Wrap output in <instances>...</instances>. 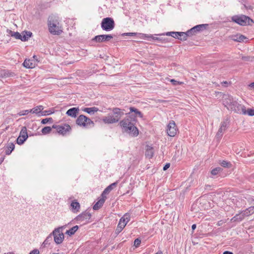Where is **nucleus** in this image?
Listing matches in <instances>:
<instances>
[{
  "label": "nucleus",
  "mask_w": 254,
  "mask_h": 254,
  "mask_svg": "<svg viewBox=\"0 0 254 254\" xmlns=\"http://www.w3.org/2000/svg\"><path fill=\"white\" fill-rule=\"evenodd\" d=\"M155 254H162V252L161 251H159L158 252H157Z\"/></svg>",
  "instance_id": "60"
},
{
  "label": "nucleus",
  "mask_w": 254,
  "mask_h": 254,
  "mask_svg": "<svg viewBox=\"0 0 254 254\" xmlns=\"http://www.w3.org/2000/svg\"><path fill=\"white\" fill-rule=\"evenodd\" d=\"M249 86H250L251 88H253V89H254V82H252V83H250V84H249Z\"/></svg>",
  "instance_id": "53"
},
{
  "label": "nucleus",
  "mask_w": 254,
  "mask_h": 254,
  "mask_svg": "<svg viewBox=\"0 0 254 254\" xmlns=\"http://www.w3.org/2000/svg\"><path fill=\"white\" fill-rule=\"evenodd\" d=\"M53 241L52 235L51 233L46 239V240L44 241L42 244V246L44 247H46L47 246L49 245Z\"/></svg>",
  "instance_id": "27"
},
{
  "label": "nucleus",
  "mask_w": 254,
  "mask_h": 254,
  "mask_svg": "<svg viewBox=\"0 0 254 254\" xmlns=\"http://www.w3.org/2000/svg\"><path fill=\"white\" fill-rule=\"evenodd\" d=\"M130 215L128 213H126L120 220V221L122 222V223H126V225L127 223V222L130 220Z\"/></svg>",
  "instance_id": "33"
},
{
  "label": "nucleus",
  "mask_w": 254,
  "mask_h": 254,
  "mask_svg": "<svg viewBox=\"0 0 254 254\" xmlns=\"http://www.w3.org/2000/svg\"><path fill=\"white\" fill-rule=\"evenodd\" d=\"M171 82L172 83V84L174 85H178V84H181L183 83L181 82L178 81L177 80H175V79H171Z\"/></svg>",
  "instance_id": "46"
},
{
  "label": "nucleus",
  "mask_w": 254,
  "mask_h": 254,
  "mask_svg": "<svg viewBox=\"0 0 254 254\" xmlns=\"http://www.w3.org/2000/svg\"><path fill=\"white\" fill-rule=\"evenodd\" d=\"M53 112H52L51 110H45V111H42L41 116H46L47 115H51L53 114Z\"/></svg>",
  "instance_id": "41"
},
{
  "label": "nucleus",
  "mask_w": 254,
  "mask_h": 254,
  "mask_svg": "<svg viewBox=\"0 0 254 254\" xmlns=\"http://www.w3.org/2000/svg\"><path fill=\"white\" fill-rule=\"evenodd\" d=\"M83 110L89 114H93L94 113L97 112L99 110L97 107H94L91 108H85Z\"/></svg>",
  "instance_id": "30"
},
{
  "label": "nucleus",
  "mask_w": 254,
  "mask_h": 254,
  "mask_svg": "<svg viewBox=\"0 0 254 254\" xmlns=\"http://www.w3.org/2000/svg\"><path fill=\"white\" fill-rule=\"evenodd\" d=\"M140 243L141 240L137 238L134 241V246L135 247H138L140 245Z\"/></svg>",
  "instance_id": "44"
},
{
  "label": "nucleus",
  "mask_w": 254,
  "mask_h": 254,
  "mask_svg": "<svg viewBox=\"0 0 254 254\" xmlns=\"http://www.w3.org/2000/svg\"><path fill=\"white\" fill-rule=\"evenodd\" d=\"M106 198L102 197L93 206V208L94 210H98L100 208L104 203Z\"/></svg>",
  "instance_id": "24"
},
{
  "label": "nucleus",
  "mask_w": 254,
  "mask_h": 254,
  "mask_svg": "<svg viewBox=\"0 0 254 254\" xmlns=\"http://www.w3.org/2000/svg\"><path fill=\"white\" fill-rule=\"evenodd\" d=\"M139 34L140 33H133V32H129V33H124L123 34H122V36H135L136 35H138V37L140 38V36H139Z\"/></svg>",
  "instance_id": "39"
},
{
  "label": "nucleus",
  "mask_w": 254,
  "mask_h": 254,
  "mask_svg": "<svg viewBox=\"0 0 254 254\" xmlns=\"http://www.w3.org/2000/svg\"><path fill=\"white\" fill-rule=\"evenodd\" d=\"M232 20L233 21L242 26L251 25L252 23H254V21L252 19L244 15H242L241 16H233L232 17Z\"/></svg>",
  "instance_id": "5"
},
{
  "label": "nucleus",
  "mask_w": 254,
  "mask_h": 254,
  "mask_svg": "<svg viewBox=\"0 0 254 254\" xmlns=\"http://www.w3.org/2000/svg\"><path fill=\"white\" fill-rule=\"evenodd\" d=\"M221 165L225 168H230L232 166L230 162H227L226 161H222L221 163Z\"/></svg>",
  "instance_id": "38"
},
{
  "label": "nucleus",
  "mask_w": 254,
  "mask_h": 254,
  "mask_svg": "<svg viewBox=\"0 0 254 254\" xmlns=\"http://www.w3.org/2000/svg\"><path fill=\"white\" fill-rule=\"evenodd\" d=\"M36 58H37V57L36 56H33V58L37 60Z\"/></svg>",
  "instance_id": "62"
},
{
  "label": "nucleus",
  "mask_w": 254,
  "mask_h": 254,
  "mask_svg": "<svg viewBox=\"0 0 254 254\" xmlns=\"http://www.w3.org/2000/svg\"><path fill=\"white\" fill-rule=\"evenodd\" d=\"M208 26L207 24H199L194 26L190 29L187 31L189 37L194 35L196 33L200 32L205 29Z\"/></svg>",
  "instance_id": "15"
},
{
  "label": "nucleus",
  "mask_w": 254,
  "mask_h": 254,
  "mask_svg": "<svg viewBox=\"0 0 254 254\" xmlns=\"http://www.w3.org/2000/svg\"><path fill=\"white\" fill-rule=\"evenodd\" d=\"M115 22L113 18L106 17L103 19L101 26L103 30L109 31L113 30L115 27Z\"/></svg>",
  "instance_id": "7"
},
{
  "label": "nucleus",
  "mask_w": 254,
  "mask_h": 254,
  "mask_svg": "<svg viewBox=\"0 0 254 254\" xmlns=\"http://www.w3.org/2000/svg\"><path fill=\"white\" fill-rule=\"evenodd\" d=\"M172 33H173V32H168L167 33H166L165 34H163L162 35H167V36H172Z\"/></svg>",
  "instance_id": "51"
},
{
  "label": "nucleus",
  "mask_w": 254,
  "mask_h": 254,
  "mask_svg": "<svg viewBox=\"0 0 254 254\" xmlns=\"http://www.w3.org/2000/svg\"><path fill=\"white\" fill-rule=\"evenodd\" d=\"M170 166V163H167L165 164V165L163 167V170L166 171L167 170Z\"/></svg>",
  "instance_id": "50"
},
{
  "label": "nucleus",
  "mask_w": 254,
  "mask_h": 254,
  "mask_svg": "<svg viewBox=\"0 0 254 254\" xmlns=\"http://www.w3.org/2000/svg\"><path fill=\"white\" fill-rule=\"evenodd\" d=\"M180 32L183 33V34H185V35H182V34H181L180 35H179V39L180 40H182V41L187 40V37L189 36V35H188V32L187 31L186 32Z\"/></svg>",
  "instance_id": "37"
},
{
  "label": "nucleus",
  "mask_w": 254,
  "mask_h": 254,
  "mask_svg": "<svg viewBox=\"0 0 254 254\" xmlns=\"http://www.w3.org/2000/svg\"><path fill=\"white\" fill-rule=\"evenodd\" d=\"M223 254H233V253L229 251H225L223 253Z\"/></svg>",
  "instance_id": "54"
},
{
  "label": "nucleus",
  "mask_w": 254,
  "mask_h": 254,
  "mask_svg": "<svg viewBox=\"0 0 254 254\" xmlns=\"http://www.w3.org/2000/svg\"><path fill=\"white\" fill-rule=\"evenodd\" d=\"M23 65L26 68H32L34 67L35 64L30 60L26 59L23 63Z\"/></svg>",
  "instance_id": "25"
},
{
  "label": "nucleus",
  "mask_w": 254,
  "mask_h": 254,
  "mask_svg": "<svg viewBox=\"0 0 254 254\" xmlns=\"http://www.w3.org/2000/svg\"><path fill=\"white\" fill-rule=\"evenodd\" d=\"M48 26L50 32L53 35H59L63 31L60 26L59 18L55 15L49 17Z\"/></svg>",
  "instance_id": "2"
},
{
  "label": "nucleus",
  "mask_w": 254,
  "mask_h": 254,
  "mask_svg": "<svg viewBox=\"0 0 254 254\" xmlns=\"http://www.w3.org/2000/svg\"><path fill=\"white\" fill-rule=\"evenodd\" d=\"M52 121H53V119L51 118H46V119H43L42 120L41 123L42 124H46L47 123H48L49 122H52Z\"/></svg>",
  "instance_id": "42"
},
{
  "label": "nucleus",
  "mask_w": 254,
  "mask_h": 254,
  "mask_svg": "<svg viewBox=\"0 0 254 254\" xmlns=\"http://www.w3.org/2000/svg\"><path fill=\"white\" fill-rule=\"evenodd\" d=\"M43 109V106L40 105L30 110V112L32 114H38L40 113H41Z\"/></svg>",
  "instance_id": "26"
},
{
  "label": "nucleus",
  "mask_w": 254,
  "mask_h": 254,
  "mask_svg": "<svg viewBox=\"0 0 254 254\" xmlns=\"http://www.w3.org/2000/svg\"><path fill=\"white\" fill-rule=\"evenodd\" d=\"M129 110L130 112H134L136 117H138L141 118L143 117V114H142V113L138 111L137 109L135 108L134 107H130Z\"/></svg>",
  "instance_id": "31"
},
{
  "label": "nucleus",
  "mask_w": 254,
  "mask_h": 254,
  "mask_svg": "<svg viewBox=\"0 0 254 254\" xmlns=\"http://www.w3.org/2000/svg\"><path fill=\"white\" fill-rule=\"evenodd\" d=\"M124 113L119 108H114L113 114H109L107 117L103 119V121L106 124H113L118 122L121 117L124 115Z\"/></svg>",
  "instance_id": "3"
},
{
  "label": "nucleus",
  "mask_w": 254,
  "mask_h": 254,
  "mask_svg": "<svg viewBox=\"0 0 254 254\" xmlns=\"http://www.w3.org/2000/svg\"><path fill=\"white\" fill-rule=\"evenodd\" d=\"M245 217V215H244L243 212H241L239 214H236L235 216H234L231 219V221L232 222H240L244 219Z\"/></svg>",
  "instance_id": "23"
},
{
  "label": "nucleus",
  "mask_w": 254,
  "mask_h": 254,
  "mask_svg": "<svg viewBox=\"0 0 254 254\" xmlns=\"http://www.w3.org/2000/svg\"><path fill=\"white\" fill-rule=\"evenodd\" d=\"M15 76V73L7 69L0 70V77L2 78H7Z\"/></svg>",
  "instance_id": "18"
},
{
  "label": "nucleus",
  "mask_w": 254,
  "mask_h": 254,
  "mask_svg": "<svg viewBox=\"0 0 254 254\" xmlns=\"http://www.w3.org/2000/svg\"><path fill=\"white\" fill-rule=\"evenodd\" d=\"M29 113H30V110H23V111H21L19 113V116H24V115L28 114Z\"/></svg>",
  "instance_id": "45"
},
{
  "label": "nucleus",
  "mask_w": 254,
  "mask_h": 254,
  "mask_svg": "<svg viewBox=\"0 0 254 254\" xmlns=\"http://www.w3.org/2000/svg\"><path fill=\"white\" fill-rule=\"evenodd\" d=\"M78 228L79 227L77 225L74 226L71 228H70L69 230H67L65 232V234L69 236H72L75 234V233L77 231Z\"/></svg>",
  "instance_id": "28"
},
{
  "label": "nucleus",
  "mask_w": 254,
  "mask_h": 254,
  "mask_svg": "<svg viewBox=\"0 0 254 254\" xmlns=\"http://www.w3.org/2000/svg\"><path fill=\"white\" fill-rule=\"evenodd\" d=\"M52 127H45L42 129V133L44 134L49 133L52 131Z\"/></svg>",
  "instance_id": "36"
},
{
  "label": "nucleus",
  "mask_w": 254,
  "mask_h": 254,
  "mask_svg": "<svg viewBox=\"0 0 254 254\" xmlns=\"http://www.w3.org/2000/svg\"><path fill=\"white\" fill-rule=\"evenodd\" d=\"M158 101L160 103H165L167 102V101L163 100H159Z\"/></svg>",
  "instance_id": "57"
},
{
  "label": "nucleus",
  "mask_w": 254,
  "mask_h": 254,
  "mask_svg": "<svg viewBox=\"0 0 254 254\" xmlns=\"http://www.w3.org/2000/svg\"><path fill=\"white\" fill-rule=\"evenodd\" d=\"M91 217V213L87 211H85L76 216L75 218V220L77 222L86 223L89 221Z\"/></svg>",
  "instance_id": "11"
},
{
  "label": "nucleus",
  "mask_w": 254,
  "mask_h": 254,
  "mask_svg": "<svg viewBox=\"0 0 254 254\" xmlns=\"http://www.w3.org/2000/svg\"><path fill=\"white\" fill-rule=\"evenodd\" d=\"M11 36L16 39H20L22 41H27L32 36V33L30 31H23L21 33L18 32L10 31Z\"/></svg>",
  "instance_id": "8"
},
{
  "label": "nucleus",
  "mask_w": 254,
  "mask_h": 254,
  "mask_svg": "<svg viewBox=\"0 0 254 254\" xmlns=\"http://www.w3.org/2000/svg\"><path fill=\"white\" fill-rule=\"evenodd\" d=\"M29 254H39V251L37 249H34Z\"/></svg>",
  "instance_id": "49"
},
{
  "label": "nucleus",
  "mask_w": 254,
  "mask_h": 254,
  "mask_svg": "<svg viewBox=\"0 0 254 254\" xmlns=\"http://www.w3.org/2000/svg\"><path fill=\"white\" fill-rule=\"evenodd\" d=\"M222 171V169L221 168L217 167L211 170V174L212 175L215 176L218 174V173L221 172Z\"/></svg>",
  "instance_id": "35"
},
{
  "label": "nucleus",
  "mask_w": 254,
  "mask_h": 254,
  "mask_svg": "<svg viewBox=\"0 0 254 254\" xmlns=\"http://www.w3.org/2000/svg\"><path fill=\"white\" fill-rule=\"evenodd\" d=\"M139 36H140V38L144 39V38H146H146L150 37L152 38V39H153L154 40H157L161 43H166L170 42V40L168 38H161L154 37L152 35L149 36L145 34H139Z\"/></svg>",
  "instance_id": "17"
},
{
  "label": "nucleus",
  "mask_w": 254,
  "mask_h": 254,
  "mask_svg": "<svg viewBox=\"0 0 254 254\" xmlns=\"http://www.w3.org/2000/svg\"><path fill=\"white\" fill-rule=\"evenodd\" d=\"M229 106L231 110L235 111L236 112H239L241 110L243 114H246V107L244 105L239 104L236 101L233 100L232 98L229 99Z\"/></svg>",
  "instance_id": "9"
},
{
  "label": "nucleus",
  "mask_w": 254,
  "mask_h": 254,
  "mask_svg": "<svg viewBox=\"0 0 254 254\" xmlns=\"http://www.w3.org/2000/svg\"><path fill=\"white\" fill-rule=\"evenodd\" d=\"M229 126V122L227 119L222 121L221 123L220 127L216 133V138L219 140H220L224 132Z\"/></svg>",
  "instance_id": "10"
},
{
  "label": "nucleus",
  "mask_w": 254,
  "mask_h": 254,
  "mask_svg": "<svg viewBox=\"0 0 254 254\" xmlns=\"http://www.w3.org/2000/svg\"><path fill=\"white\" fill-rule=\"evenodd\" d=\"M65 226L66 225H64L55 228L51 233L52 236L54 237L55 242L58 245L62 244L64 240V233L62 232V230Z\"/></svg>",
  "instance_id": "4"
},
{
  "label": "nucleus",
  "mask_w": 254,
  "mask_h": 254,
  "mask_svg": "<svg viewBox=\"0 0 254 254\" xmlns=\"http://www.w3.org/2000/svg\"><path fill=\"white\" fill-rule=\"evenodd\" d=\"M222 223H223V221L222 220L219 221L218 223V225L220 226L222 224Z\"/></svg>",
  "instance_id": "58"
},
{
  "label": "nucleus",
  "mask_w": 254,
  "mask_h": 254,
  "mask_svg": "<svg viewBox=\"0 0 254 254\" xmlns=\"http://www.w3.org/2000/svg\"><path fill=\"white\" fill-rule=\"evenodd\" d=\"M27 138V128L26 127H23L20 131V134L16 140L17 144L19 145L22 144Z\"/></svg>",
  "instance_id": "14"
},
{
  "label": "nucleus",
  "mask_w": 254,
  "mask_h": 254,
  "mask_svg": "<svg viewBox=\"0 0 254 254\" xmlns=\"http://www.w3.org/2000/svg\"><path fill=\"white\" fill-rule=\"evenodd\" d=\"M221 84L222 85H224V86H227L228 82L227 81H223L221 82Z\"/></svg>",
  "instance_id": "52"
},
{
  "label": "nucleus",
  "mask_w": 254,
  "mask_h": 254,
  "mask_svg": "<svg viewBox=\"0 0 254 254\" xmlns=\"http://www.w3.org/2000/svg\"><path fill=\"white\" fill-rule=\"evenodd\" d=\"M154 155L153 148L150 146H146L145 156L148 158H151Z\"/></svg>",
  "instance_id": "22"
},
{
  "label": "nucleus",
  "mask_w": 254,
  "mask_h": 254,
  "mask_svg": "<svg viewBox=\"0 0 254 254\" xmlns=\"http://www.w3.org/2000/svg\"><path fill=\"white\" fill-rule=\"evenodd\" d=\"M196 224H193L191 226V229L192 230H194L196 228Z\"/></svg>",
  "instance_id": "55"
},
{
  "label": "nucleus",
  "mask_w": 254,
  "mask_h": 254,
  "mask_svg": "<svg viewBox=\"0 0 254 254\" xmlns=\"http://www.w3.org/2000/svg\"><path fill=\"white\" fill-rule=\"evenodd\" d=\"M177 129L175 122L173 120L170 121L167 126V133L168 135L171 137H174L177 133Z\"/></svg>",
  "instance_id": "13"
},
{
  "label": "nucleus",
  "mask_w": 254,
  "mask_h": 254,
  "mask_svg": "<svg viewBox=\"0 0 254 254\" xmlns=\"http://www.w3.org/2000/svg\"><path fill=\"white\" fill-rule=\"evenodd\" d=\"M117 185V183L115 182L108 186L102 192L101 194L102 197H104L106 198V195L108 194L114 187H116Z\"/></svg>",
  "instance_id": "20"
},
{
  "label": "nucleus",
  "mask_w": 254,
  "mask_h": 254,
  "mask_svg": "<svg viewBox=\"0 0 254 254\" xmlns=\"http://www.w3.org/2000/svg\"><path fill=\"white\" fill-rule=\"evenodd\" d=\"M246 114H248L250 116H254V109H248L246 110Z\"/></svg>",
  "instance_id": "43"
},
{
  "label": "nucleus",
  "mask_w": 254,
  "mask_h": 254,
  "mask_svg": "<svg viewBox=\"0 0 254 254\" xmlns=\"http://www.w3.org/2000/svg\"><path fill=\"white\" fill-rule=\"evenodd\" d=\"M70 207L72 211L74 213H76L79 211L80 205L76 200H74L71 203Z\"/></svg>",
  "instance_id": "21"
},
{
  "label": "nucleus",
  "mask_w": 254,
  "mask_h": 254,
  "mask_svg": "<svg viewBox=\"0 0 254 254\" xmlns=\"http://www.w3.org/2000/svg\"><path fill=\"white\" fill-rule=\"evenodd\" d=\"M243 212L245 216H249L254 213V206H251Z\"/></svg>",
  "instance_id": "34"
},
{
  "label": "nucleus",
  "mask_w": 254,
  "mask_h": 254,
  "mask_svg": "<svg viewBox=\"0 0 254 254\" xmlns=\"http://www.w3.org/2000/svg\"><path fill=\"white\" fill-rule=\"evenodd\" d=\"M242 59L243 60H245V61H248V59H249V57H242Z\"/></svg>",
  "instance_id": "56"
},
{
  "label": "nucleus",
  "mask_w": 254,
  "mask_h": 254,
  "mask_svg": "<svg viewBox=\"0 0 254 254\" xmlns=\"http://www.w3.org/2000/svg\"><path fill=\"white\" fill-rule=\"evenodd\" d=\"M133 120L128 116L121 121L120 123L121 127L124 131L129 133H132L134 136L138 134L137 128L135 127Z\"/></svg>",
  "instance_id": "1"
},
{
  "label": "nucleus",
  "mask_w": 254,
  "mask_h": 254,
  "mask_svg": "<svg viewBox=\"0 0 254 254\" xmlns=\"http://www.w3.org/2000/svg\"><path fill=\"white\" fill-rule=\"evenodd\" d=\"M246 38L244 35L241 34H237L236 35L233 36V40L237 42H242L244 41V39H245Z\"/></svg>",
  "instance_id": "29"
},
{
  "label": "nucleus",
  "mask_w": 254,
  "mask_h": 254,
  "mask_svg": "<svg viewBox=\"0 0 254 254\" xmlns=\"http://www.w3.org/2000/svg\"><path fill=\"white\" fill-rule=\"evenodd\" d=\"M172 37L175 38L176 39H179V35H180L182 34V35H183V34L181 33L180 32H173L172 33ZM185 35V34H184Z\"/></svg>",
  "instance_id": "40"
},
{
  "label": "nucleus",
  "mask_w": 254,
  "mask_h": 254,
  "mask_svg": "<svg viewBox=\"0 0 254 254\" xmlns=\"http://www.w3.org/2000/svg\"><path fill=\"white\" fill-rule=\"evenodd\" d=\"M14 144L13 143H9L7 146V149L5 150V154L8 155H10L12 151L14 150Z\"/></svg>",
  "instance_id": "32"
},
{
  "label": "nucleus",
  "mask_w": 254,
  "mask_h": 254,
  "mask_svg": "<svg viewBox=\"0 0 254 254\" xmlns=\"http://www.w3.org/2000/svg\"><path fill=\"white\" fill-rule=\"evenodd\" d=\"M3 161V158H0V164Z\"/></svg>",
  "instance_id": "59"
},
{
  "label": "nucleus",
  "mask_w": 254,
  "mask_h": 254,
  "mask_svg": "<svg viewBox=\"0 0 254 254\" xmlns=\"http://www.w3.org/2000/svg\"><path fill=\"white\" fill-rule=\"evenodd\" d=\"M79 109L78 108L73 107L66 111V114L72 118H76L79 113Z\"/></svg>",
  "instance_id": "19"
},
{
  "label": "nucleus",
  "mask_w": 254,
  "mask_h": 254,
  "mask_svg": "<svg viewBox=\"0 0 254 254\" xmlns=\"http://www.w3.org/2000/svg\"><path fill=\"white\" fill-rule=\"evenodd\" d=\"M122 230H123L122 229H121V228H120L119 227H118L117 226V227L115 230L116 234L118 235Z\"/></svg>",
  "instance_id": "48"
},
{
  "label": "nucleus",
  "mask_w": 254,
  "mask_h": 254,
  "mask_svg": "<svg viewBox=\"0 0 254 254\" xmlns=\"http://www.w3.org/2000/svg\"><path fill=\"white\" fill-rule=\"evenodd\" d=\"M118 226L123 230V229L126 226V223H122V222L119 221Z\"/></svg>",
  "instance_id": "47"
},
{
  "label": "nucleus",
  "mask_w": 254,
  "mask_h": 254,
  "mask_svg": "<svg viewBox=\"0 0 254 254\" xmlns=\"http://www.w3.org/2000/svg\"><path fill=\"white\" fill-rule=\"evenodd\" d=\"M52 128H56L57 131L54 133H59L62 135H65L67 131H69L71 130V127L69 125L67 124H64V126L60 125H53Z\"/></svg>",
  "instance_id": "12"
},
{
  "label": "nucleus",
  "mask_w": 254,
  "mask_h": 254,
  "mask_svg": "<svg viewBox=\"0 0 254 254\" xmlns=\"http://www.w3.org/2000/svg\"><path fill=\"white\" fill-rule=\"evenodd\" d=\"M113 38V35L111 34L109 35H100L94 37L92 39V41H95L96 42L101 43L109 41L111 39Z\"/></svg>",
  "instance_id": "16"
},
{
  "label": "nucleus",
  "mask_w": 254,
  "mask_h": 254,
  "mask_svg": "<svg viewBox=\"0 0 254 254\" xmlns=\"http://www.w3.org/2000/svg\"><path fill=\"white\" fill-rule=\"evenodd\" d=\"M7 254H14L13 252L8 253Z\"/></svg>",
  "instance_id": "61"
},
{
  "label": "nucleus",
  "mask_w": 254,
  "mask_h": 254,
  "mask_svg": "<svg viewBox=\"0 0 254 254\" xmlns=\"http://www.w3.org/2000/svg\"><path fill=\"white\" fill-rule=\"evenodd\" d=\"M76 123L77 125L82 127H88L91 125L94 126V122L86 116L81 115L78 117L76 120Z\"/></svg>",
  "instance_id": "6"
}]
</instances>
